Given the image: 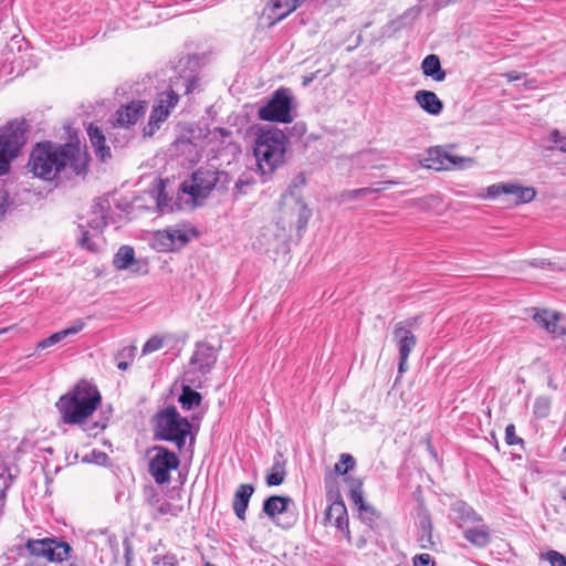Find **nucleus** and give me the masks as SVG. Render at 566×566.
Instances as JSON below:
<instances>
[{
    "label": "nucleus",
    "mask_w": 566,
    "mask_h": 566,
    "mask_svg": "<svg viewBox=\"0 0 566 566\" xmlns=\"http://www.w3.org/2000/svg\"><path fill=\"white\" fill-rule=\"evenodd\" d=\"M135 350H136L135 346L125 347L120 352H118V354L116 355V359L128 358V357L130 358L134 356Z\"/></svg>",
    "instance_id": "3c124183"
},
{
    "label": "nucleus",
    "mask_w": 566,
    "mask_h": 566,
    "mask_svg": "<svg viewBox=\"0 0 566 566\" xmlns=\"http://www.w3.org/2000/svg\"><path fill=\"white\" fill-rule=\"evenodd\" d=\"M28 128L24 119H13L0 127V176L9 172L11 163L27 143Z\"/></svg>",
    "instance_id": "39448f33"
},
{
    "label": "nucleus",
    "mask_w": 566,
    "mask_h": 566,
    "mask_svg": "<svg viewBox=\"0 0 566 566\" xmlns=\"http://www.w3.org/2000/svg\"><path fill=\"white\" fill-rule=\"evenodd\" d=\"M506 76H507L509 81H515V80H517V78H518V76H517V75H515L514 73H507V75H506Z\"/></svg>",
    "instance_id": "bf43d9fd"
},
{
    "label": "nucleus",
    "mask_w": 566,
    "mask_h": 566,
    "mask_svg": "<svg viewBox=\"0 0 566 566\" xmlns=\"http://www.w3.org/2000/svg\"><path fill=\"white\" fill-rule=\"evenodd\" d=\"M422 167L437 171L449 170L452 168H464L473 165L470 157H461L449 154L442 147L428 149L427 155L420 160Z\"/></svg>",
    "instance_id": "1a4fd4ad"
},
{
    "label": "nucleus",
    "mask_w": 566,
    "mask_h": 566,
    "mask_svg": "<svg viewBox=\"0 0 566 566\" xmlns=\"http://www.w3.org/2000/svg\"><path fill=\"white\" fill-rule=\"evenodd\" d=\"M359 518L361 522L371 525L378 517L376 510L368 503H364L358 507Z\"/></svg>",
    "instance_id": "f704fd0d"
},
{
    "label": "nucleus",
    "mask_w": 566,
    "mask_h": 566,
    "mask_svg": "<svg viewBox=\"0 0 566 566\" xmlns=\"http://www.w3.org/2000/svg\"><path fill=\"white\" fill-rule=\"evenodd\" d=\"M298 205V220H297V229H303L306 227L308 219L312 216L311 210L306 207L302 201H297Z\"/></svg>",
    "instance_id": "a19ab883"
},
{
    "label": "nucleus",
    "mask_w": 566,
    "mask_h": 566,
    "mask_svg": "<svg viewBox=\"0 0 566 566\" xmlns=\"http://www.w3.org/2000/svg\"><path fill=\"white\" fill-rule=\"evenodd\" d=\"M422 73L437 82L444 81L447 73L441 67L439 57L436 54L427 55L421 63Z\"/></svg>",
    "instance_id": "393cba45"
},
{
    "label": "nucleus",
    "mask_w": 566,
    "mask_h": 566,
    "mask_svg": "<svg viewBox=\"0 0 566 566\" xmlns=\"http://www.w3.org/2000/svg\"><path fill=\"white\" fill-rule=\"evenodd\" d=\"M149 457L148 471L157 484L170 482V472L179 464L178 455L164 446H154L147 451Z\"/></svg>",
    "instance_id": "423d86ee"
},
{
    "label": "nucleus",
    "mask_w": 566,
    "mask_h": 566,
    "mask_svg": "<svg viewBox=\"0 0 566 566\" xmlns=\"http://www.w3.org/2000/svg\"><path fill=\"white\" fill-rule=\"evenodd\" d=\"M549 408H551L549 400L545 397H538L534 403V413L537 417L545 418L546 416H548Z\"/></svg>",
    "instance_id": "58836bf2"
},
{
    "label": "nucleus",
    "mask_w": 566,
    "mask_h": 566,
    "mask_svg": "<svg viewBox=\"0 0 566 566\" xmlns=\"http://www.w3.org/2000/svg\"><path fill=\"white\" fill-rule=\"evenodd\" d=\"M355 465V459L348 453H342L339 461L335 464V471L338 474H346Z\"/></svg>",
    "instance_id": "c9c22d12"
},
{
    "label": "nucleus",
    "mask_w": 566,
    "mask_h": 566,
    "mask_svg": "<svg viewBox=\"0 0 566 566\" xmlns=\"http://www.w3.org/2000/svg\"><path fill=\"white\" fill-rule=\"evenodd\" d=\"M117 368L120 369V370H126L128 368V363L125 361V360H120L117 364Z\"/></svg>",
    "instance_id": "13d9d810"
},
{
    "label": "nucleus",
    "mask_w": 566,
    "mask_h": 566,
    "mask_svg": "<svg viewBox=\"0 0 566 566\" xmlns=\"http://www.w3.org/2000/svg\"><path fill=\"white\" fill-rule=\"evenodd\" d=\"M78 153V148L71 144L38 143L30 154L28 167L35 177L50 181L74 160Z\"/></svg>",
    "instance_id": "f257e3e1"
},
{
    "label": "nucleus",
    "mask_w": 566,
    "mask_h": 566,
    "mask_svg": "<svg viewBox=\"0 0 566 566\" xmlns=\"http://www.w3.org/2000/svg\"><path fill=\"white\" fill-rule=\"evenodd\" d=\"M217 361V355L213 347L202 343L196 346V350L190 359V365L195 370L202 375L208 374Z\"/></svg>",
    "instance_id": "2eb2a0df"
},
{
    "label": "nucleus",
    "mask_w": 566,
    "mask_h": 566,
    "mask_svg": "<svg viewBox=\"0 0 566 566\" xmlns=\"http://www.w3.org/2000/svg\"><path fill=\"white\" fill-rule=\"evenodd\" d=\"M6 331H7L6 328H2V331H0V334H1V333H4Z\"/></svg>",
    "instance_id": "69168bd1"
},
{
    "label": "nucleus",
    "mask_w": 566,
    "mask_h": 566,
    "mask_svg": "<svg viewBox=\"0 0 566 566\" xmlns=\"http://www.w3.org/2000/svg\"><path fill=\"white\" fill-rule=\"evenodd\" d=\"M147 104L143 101H133L126 106L118 108L114 115V125L128 128L135 125L145 114Z\"/></svg>",
    "instance_id": "ddd939ff"
},
{
    "label": "nucleus",
    "mask_w": 566,
    "mask_h": 566,
    "mask_svg": "<svg viewBox=\"0 0 566 566\" xmlns=\"http://www.w3.org/2000/svg\"><path fill=\"white\" fill-rule=\"evenodd\" d=\"M510 189L511 191L507 195L513 196L514 205L528 203L533 201L536 196V190L533 187H523L510 182Z\"/></svg>",
    "instance_id": "cd10ccee"
},
{
    "label": "nucleus",
    "mask_w": 566,
    "mask_h": 566,
    "mask_svg": "<svg viewBox=\"0 0 566 566\" xmlns=\"http://www.w3.org/2000/svg\"><path fill=\"white\" fill-rule=\"evenodd\" d=\"M166 231L171 234V240L174 242V250L179 249L188 242L189 238L188 235L178 228H167Z\"/></svg>",
    "instance_id": "4c0bfd02"
},
{
    "label": "nucleus",
    "mask_w": 566,
    "mask_h": 566,
    "mask_svg": "<svg viewBox=\"0 0 566 566\" xmlns=\"http://www.w3.org/2000/svg\"><path fill=\"white\" fill-rule=\"evenodd\" d=\"M211 175H212V186L213 188H217L219 190H226L228 189L230 182H231V177L228 172L226 171H212L211 170Z\"/></svg>",
    "instance_id": "72a5a7b5"
},
{
    "label": "nucleus",
    "mask_w": 566,
    "mask_h": 566,
    "mask_svg": "<svg viewBox=\"0 0 566 566\" xmlns=\"http://www.w3.org/2000/svg\"><path fill=\"white\" fill-rule=\"evenodd\" d=\"M154 506V518H159L164 516H177L181 511L182 506L174 505L165 500H156L153 503Z\"/></svg>",
    "instance_id": "c85d7f7f"
},
{
    "label": "nucleus",
    "mask_w": 566,
    "mask_h": 566,
    "mask_svg": "<svg viewBox=\"0 0 566 566\" xmlns=\"http://www.w3.org/2000/svg\"><path fill=\"white\" fill-rule=\"evenodd\" d=\"M564 137L559 134V132L557 129H554L552 133H551V139L552 142H554L556 145H559L560 143V139H563Z\"/></svg>",
    "instance_id": "864d4df0"
},
{
    "label": "nucleus",
    "mask_w": 566,
    "mask_h": 566,
    "mask_svg": "<svg viewBox=\"0 0 566 566\" xmlns=\"http://www.w3.org/2000/svg\"><path fill=\"white\" fill-rule=\"evenodd\" d=\"M137 263L135 251L129 245L120 247L113 259V264L118 270H132L136 272L138 271V269L135 268Z\"/></svg>",
    "instance_id": "b1692460"
},
{
    "label": "nucleus",
    "mask_w": 566,
    "mask_h": 566,
    "mask_svg": "<svg viewBox=\"0 0 566 566\" xmlns=\"http://www.w3.org/2000/svg\"><path fill=\"white\" fill-rule=\"evenodd\" d=\"M560 496L563 500L566 501V489L562 491Z\"/></svg>",
    "instance_id": "680f3d73"
},
{
    "label": "nucleus",
    "mask_w": 566,
    "mask_h": 566,
    "mask_svg": "<svg viewBox=\"0 0 566 566\" xmlns=\"http://www.w3.org/2000/svg\"><path fill=\"white\" fill-rule=\"evenodd\" d=\"M481 517L472 506L463 501H455L450 506L449 518L462 531L479 522Z\"/></svg>",
    "instance_id": "4468645a"
},
{
    "label": "nucleus",
    "mask_w": 566,
    "mask_h": 566,
    "mask_svg": "<svg viewBox=\"0 0 566 566\" xmlns=\"http://www.w3.org/2000/svg\"><path fill=\"white\" fill-rule=\"evenodd\" d=\"M163 345H164L163 338H160L158 336H153L145 343V345L143 347V355L154 353V352L160 349L163 347Z\"/></svg>",
    "instance_id": "79ce46f5"
},
{
    "label": "nucleus",
    "mask_w": 566,
    "mask_h": 566,
    "mask_svg": "<svg viewBox=\"0 0 566 566\" xmlns=\"http://www.w3.org/2000/svg\"><path fill=\"white\" fill-rule=\"evenodd\" d=\"M395 184H396L395 181H381V182H377L370 187L349 190L344 196L349 199H357V198L365 197L368 195L378 193L381 190H385L389 186L395 185Z\"/></svg>",
    "instance_id": "c756f323"
},
{
    "label": "nucleus",
    "mask_w": 566,
    "mask_h": 566,
    "mask_svg": "<svg viewBox=\"0 0 566 566\" xmlns=\"http://www.w3.org/2000/svg\"><path fill=\"white\" fill-rule=\"evenodd\" d=\"M198 80L196 77H191L186 80L185 82V94H190L197 87Z\"/></svg>",
    "instance_id": "603ef678"
},
{
    "label": "nucleus",
    "mask_w": 566,
    "mask_h": 566,
    "mask_svg": "<svg viewBox=\"0 0 566 566\" xmlns=\"http://www.w3.org/2000/svg\"><path fill=\"white\" fill-rule=\"evenodd\" d=\"M289 139L279 128L261 129L258 134L253 154L262 175H271L284 163Z\"/></svg>",
    "instance_id": "7ed1b4c3"
},
{
    "label": "nucleus",
    "mask_w": 566,
    "mask_h": 566,
    "mask_svg": "<svg viewBox=\"0 0 566 566\" xmlns=\"http://www.w3.org/2000/svg\"><path fill=\"white\" fill-rule=\"evenodd\" d=\"M349 496L354 505L358 509L360 505L366 503L363 497V489L361 483L358 482L356 485H353L349 492Z\"/></svg>",
    "instance_id": "37998d69"
},
{
    "label": "nucleus",
    "mask_w": 566,
    "mask_h": 566,
    "mask_svg": "<svg viewBox=\"0 0 566 566\" xmlns=\"http://www.w3.org/2000/svg\"><path fill=\"white\" fill-rule=\"evenodd\" d=\"M87 135L90 143L95 151V155L102 160L111 158V149L106 145V139L101 129L94 124H90L87 127Z\"/></svg>",
    "instance_id": "4be33fe9"
},
{
    "label": "nucleus",
    "mask_w": 566,
    "mask_h": 566,
    "mask_svg": "<svg viewBox=\"0 0 566 566\" xmlns=\"http://www.w3.org/2000/svg\"><path fill=\"white\" fill-rule=\"evenodd\" d=\"M533 321L547 332L553 334H564V328H558L557 322L559 319L558 313H553L547 310L531 308Z\"/></svg>",
    "instance_id": "aec40b11"
},
{
    "label": "nucleus",
    "mask_w": 566,
    "mask_h": 566,
    "mask_svg": "<svg viewBox=\"0 0 566 566\" xmlns=\"http://www.w3.org/2000/svg\"><path fill=\"white\" fill-rule=\"evenodd\" d=\"M25 548L31 555L45 558L51 563H62L66 560L72 552V547L69 543L55 537L28 539Z\"/></svg>",
    "instance_id": "6e6552de"
},
{
    "label": "nucleus",
    "mask_w": 566,
    "mask_h": 566,
    "mask_svg": "<svg viewBox=\"0 0 566 566\" xmlns=\"http://www.w3.org/2000/svg\"><path fill=\"white\" fill-rule=\"evenodd\" d=\"M170 235L166 229L156 231L153 237V247L159 252L174 251V242Z\"/></svg>",
    "instance_id": "2f4dec72"
},
{
    "label": "nucleus",
    "mask_w": 566,
    "mask_h": 566,
    "mask_svg": "<svg viewBox=\"0 0 566 566\" xmlns=\"http://www.w3.org/2000/svg\"><path fill=\"white\" fill-rule=\"evenodd\" d=\"M565 452H566V447H565Z\"/></svg>",
    "instance_id": "774afa93"
},
{
    "label": "nucleus",
    "mask_w": 566,
    "mask_h": 566,
    "mask_svg": "<svg viewBox=\"0 0 566 566\" xmlns=\"http://www.w3.org/2000/svg\"><path fill=\"white\" fill-rule=\"evenodd\" d=\"M106 224L107 221L102 214H96L95 218L90 221V227L96 232H102Z\"/></svg>",
    "instance_id": "49530a36"
},
{
    "label": "nucleus",
    "mask_w": 566,
    "mask_h": 566,
    "mask_svg": "<svg viewBox=\"0 0 566 566\" xmlns=\"http://www.w3.org/2000/svg\"><path fill=\"white\" fill-rule=\"evenodd\" d=\"M85 326V323L82 321V319H76L72 326H70L69 328H65V329H62V331H59L52 335H50L49 337L42 339L39 344H38V348H48L50 346H53L60 342H62L63 339H65L67 336H72V335H75L77 334L78 332H81Z\"/></svg>",
    "instance_id": "5701e85b"
},
{
    "label": "nucleus",
    "mask_w": 566,
    "mask_h": 566,
    "mask_svg": "<svg viewBox=\"0 0 566 566\" xmlns=\"http://www.w3.org/2000/svg\"><path fill=\"white\" fill-rule=\"evenodd\" d=\"M178 101L179 96L174 90L163 92L158 95L150 113L148 124L144 127L145 136H153L155 134L159 125L167 119L170 111L175 108Z\"/></svg>",
    "instance_id": "9b49d317"
},
{
    "label": "nucleus",
    "mask_w": 566,
    "mask_h": 566,
    "mask_svg": "<svg viewBox=\"0 0 566 566\" xmlns=\"http://www.w3.org/2000/svg\"><path fill=\"white\" fill-rule=\"evenodd\" d=\"M205 566H216V565H212V564H210L209 562H206V563H205Z\"/></svg>",
    "instance_id": "e2e57ef3"
},
{
    "label": "nucleus",
    "mask_w": 566,
    "mask_h": 566,
    "mask_svg": "<svg viewBox=\"0 0 566 566\" xmlns=\"http://www.w3.org/2000/svg\"><path fill=\"white\" fill-rule=\"evenodd\" d=\"M292 97L287 88L276 90L268 103L258 111L261 120L289 124L293 120L291 114Z\"/></svg>",
    "instance_id": "0eeeda50"
},
{
    "label": "nucleus",
    "mask_w": 566,
    "mask_h": 566,
    "mask_svg": "<svg viewBox=\"0 0 566 566\" xmlns=\"http://www.w3.org/2000/svg\"><path fill=\"white\" fill-rule=\"evenodd\" d=\"M101 399V394L95 386L81 381L72 391L59 399L56 408L64 423L82 424L97 409Z\"/></svg>",
    "instance_id": "f03ea898"
},
{
    "label": "nucleus",
    "mask_w": 566,
    "mask_h": 566,
    "mask_svg": "<svg viewBox=\"0 0 566 566\" xmlns=\"http://www.w3.org/2000/svg\"><path fill=\"white\" fill-rule=\"evenodd\" d=\"M153 199L156 202V207L159 211H164L165 207H167V197L165 195V184L161 179L156 180L153 185V188L149 190Z\"/></svg>",
    "instance_id": "473e14b6"
},
{
    "label": "nucleus",
    "mask_w": 566,
    "mask_h": 566,
    "mask_svg": "<svg viewBox=\"0 0 566 566\" xmlns=\"http://www.w3.org/2000/svg\"><path fill=\"white\" fill-rule=\"evenodd\" d=\"M80 244L85 248L86 250L88 251H96L97 248L95 245V243L91 242V238H90V232L88 231H84L83 234H82V238L80 239Z\"/></svg>",
    "instance_id": "8fccbe9b"
},
{
    "label": "nucleus",
    "mask_w": 566,
    "mask_h": 566,
    "mask_svg": "<svg viewBox=\"0 0 566 566\" xmlns=\"http://www.w3.org/2000/svg\"><path fill=\"white\" fill-rule=\"evenodd\" d=\"M2 484L4 485L3 489H0V510H2V505L4 503V499H6V489H7V485L4 483V481H2Z\"/></svg>",
    "instance_id": "6e6d98bb"
},
{
    "label": "nucleus",
    "mask_w": 566,
    "mask_h": 566,
    "mask_svg": "<svg viewBox=\"0 0 566 566\" xmlns=\"http://www.w3.org/2000/svg\"><path fill=\"white\" fill-rule=\"evenodd\" d=\"M511 191L510 182H497L486 188V198L494 199L501 195H506Z\"/></svg>",
    "instance_id": "e433bc0d"
},
{
    "label": "nucleus",
    "mask_w": 566,
    "mask_h": 566,
    "mask_svg": "<svg viewBox=\"0 0 566 566\" xmlns=\"http://www.w3.org/2000/svg\"><path fill=\"white\" fill-rule=\"evenodd\" d=\"M558 149L563 153H566V137H564L563 139H560V143L558 145Z\"/></svg>",
    "instance_id": "4d7b16f0"
},
{
    "label": "nucleus",
    "mask_w": 566,
    "mask_h": 566,
    "mask_svg": "<svg viewBox=\"0 0 566 566\" xmlns=\"http://www.w3.org/2000/svg\"><path fill=\"white\" fill-rule=\"evenodd\" d=\"M178 401L181 405L182 409L191 410L192 408L200 405L201 395L196 390L191 389L189 386H184Z\"/></svg>",
    "instance_id": "7c9ffc66"
},
{
    "label": "nucleus",
    "mask_w": 566,
    "mask_h": 566,
    "mask_svg": "<svg viewBox=\"0 0 566 566\" xmlns=\"http://www.w3.org/2000/svg\"><path fill=\"white\" fill-rule=\"evenodd\" d=\"M2 515V510H0V516Z\"/></svg>",
    "instance_id": "338daca9"
},
{
    "label": "nucleus",
    "mask_w": 566,
    "mask_h": 566,
    "mask_svg": "<svg viewBox=\"0 0 566 566\" xmlns=\"http://www.w3.org/2000/svg\"><path fill=\"white\" fill-rule=\"evenodd\" d=\"M153 422L156 440L171 442L179 451L182 450L190 434L191 424L187 418L180 416L176 407L170 406L158 411Z\"/></svg>",
    "instance_id": "20e7f679"
},
{
    "label": "nucleus",
    "mask_w": 566,
    "mask_h": 566,
    "mask_svg": "<svg viewBox=\"0 0 566 566\" xmlns=\"http://www.w3.org/2000/svg\"><path fill=\"white\" fill-rule=\"evenodd\" d=\"M10 208L9 195L6 190L0 189V218H2Z\"/></svg>",
    "instance_id": "09e8293b"
},
{
    "label": "nucleus",
    "mask_w": 566,
    "mask_h": 566,
    "mask_svg": "<svg viewBox=\"0 0 566 566\" xmlns=\"http://www.w3.org/2000/svg\"><path fill=\"white\" fill-rule=\"evenodd\" d=\"M407 360L408 359H402V356H399V366H398V370L400 374L405 373L406 370V365H407Z\"/></svg>",
    "instance_id": "5fc2aeb1"
},
{
    "label": "nucleus",
    "mask_w": 566,
    "mask_h": 566,
    "mask_svg": "<svg viewBox=\"0 0 566 566\" xmlns=\"http://www.w3.org/2000/svg\"><path fill=\"white\" fill-rule=\"evenodd\" d=\"M326 518L344 533L347 541L350 543L352 536L348 525L347 509L343 500H335L326 511Z\"/></svg>",
    "instance_id": "dca6fc26"
},
{
    "label": "nucleus",
    "mask_w": 566,
    "mask_h": 566,
    "mask_svg": "<svg viewBox=\"0 0 566 566\" xmlns=\"http://www.w3.org/2000/svg\"><path fill=\"white\" fill-rule=\"evenodd\" d=\"M211 177V170H197L181 184L180 189L193 200L205 199L213 189Z\"/></svg>",
    "instance_id": "f8f14e48"
},
{
    "label": "nucleus",
    "mask_w": 566,
    "mask_h": 566,
    "mask_svg": "<svg viewBox=\"0 0 566 566\" xmlns=\"http://www.w3.org/2000/svg\"><path fill=\"white\" fill-rule=\"evenodd\" d=\"M282 458L283 457L280 453L274 457V461L271 467V470L265 478L266 484L269 486L281 485L285 480V475H286L285 462L283 461Z\"/></svg>",
    "instance_id": "bb28decb"
},
{
    "label": "nucleus",
    "mask_w": 566,
    "mask_h": 566,
    "mask_svg": "<svg viewBox=\"0 0 566 566\" xmlns=\"http://www.w3.org/2000/svg\"><path fill=\"white\" fill-rule=\"evenodd\" d=\"M24 566H43V565H40L35 562H30V563H27Z\"/></svg>",
    "instance_id": "052dcab7"
},
{
    "label": "nucleus",
    "mask_w": 566,
    "mask_h": 566,
    "mask_svg": "<svg viewBox=\"0 0 566 566\" xmlns=\"http://www.w3.org/2000/svg\"><path fill=\"white\" fill-rule=\"evenodd\" d=\"M505 441L509 446L523 442V440L515 434V426L513 423H510L505 428Z\"/></svg>",
    "instance_id": "c03bdc74"
},
{
    "label": "nucleus",
    "mask_w": 566,
    "mask_h": 566,
    "mask_svg": "<svg viewBox=\"0 0 566 566\" xmlns=\"http://www.w3.org/2000/svg\"><path fill=\"white\" fill-rule=\"evenodd\" d=\"M293 500L284 495H271L264 500L262 511L263 513L279 527L291 528L296 517L287 515Z\"/></svg>",
    "instance_id": "9d476101"
},
{
    "label": "nucleus",
    "mask_w": 566,
    "mask_h": 566,
    "mask_svg": "<svg viewBox=\"0 0 566 566\" xmlns=\"http://www.w3.org/2000/svg\"><path fill=\"white\" fill-rule=\"evenodd\" d=\"M253 493L254 486L249 483L240 484L235 490L232 502V509L235 516L241 521L245 520L247 509L249 506L250 499L252 497Z\"/></svg>",
    "instance_id": "6ab92c4d"
},
{
    "label": "nucleus",
    "mask_w": 566,
    "mask_h": 566,
    "mask_svg": "<svg viewBox=\"0 0 566 566\" xmlns=\"http://www.w3.org/2000/svg\"><path fill=\"white\" fill-rule=\"evenodd\" d=\"M305 0H270L269 6L280 21L294 12Z\"/></svg>",
    "instance_id": "a878e982"
},
{
    "label": "nucleus",
    "mask_w": 566,
    "mask_h": 566,
    "mask_svg": "<svg viewBox=\"0 0 566 566\" xmlns=\"http://www.w3.org/2000/svg\"><path fill=\"white\" fill-rule=\"evenodd\" d=\"M69 566H81V565H78L76 563H71Z\"/></svg>",
    "instance_id": "0e129e2a"
},
{
    "label": "nucleus",
    "mask_w": 566,
    "mask_h": 566,
    "mask_svg": "<svg viewBox=\"0 0 566 566\" xmlns=\"http://www.w3.org/2000/svg\"><path fill=\"white\" fill-rule=\"evenodd\" d=\"M413 566H434V560L430 554L423 553L416 555L412 559Z\"/></svg>",
    "instance_id": "a18cd8bd"
},
{
    "label": "nucleus",
    "mask_w": 566,
    "mask_h": 566,
    "mask_svg": "<svg viewBox=\"0 0 566 566\" xmlns=\"http://www.w3.org/2000/svg\"><path fill=\"white\" fill-rule=\"evenodd\" d=\"M417 104L430 115H439L443 109V103L431 91L421 90L415 94Z\"/></svg>",
    "instance_id": "412c9836"
},
{
    "label": "nucleus",
    "mask_w": 566,
    "mask_h": 566,
    "mask_svg": "<svg viewBox=\"0 0 566 566\" xmlns=\"http://www.w3.org/2000/svg\"><path fill=\"white\" fill-rule=\"evenodd\" d=\"M252 179L248 177H240L234 185L235 192L238 195L245 193V188L252 185Z\"/></svg>",
    "instance_id": "de8ad7c7"
},
{
    "label": "nucleus",
    "mask_w": 566,
    "mask_h": 566,
    "mask_svg": "<svg viewBox=\"0 0 566 566\" xmlns=\"http://www.w3.org/2000/svg\"><path fill=\"white\" fill-rule=\"evenodd\" d=\"M543 558L547 560L551 566H566V557L557 551H548Z\"/></svg>",
    "instance_id": "ea45409f"
},
{
    "label": "nucleus",
    "mask_w": 566,
    "mask_h": 566,
    "mask_svg": "<svg viewBox=\"0 0 566 566\" xmlns=\"http://www.w3.org/2000/svg\"><path fill=\"white\" fill-rule=\"evenodd\" d=\"M463 537L475 547H486L491 542V531L483 518L463 530Z\"/></svg>",
    "instance_id": "f3484780"
},
{
    "label": "nucleus",
    "mask_w": 566,
    "mask_h": 566,
    "mask_svg": "<svg viewBox=\"0 0 566 566\" xmlns=\"http://www.w3.org/2000/svg\"><path fill=\"white\" fill-rule=\"evenodd\" d=\"M394 340L398 347L399 356H402V359H408L417 343L413 333L406 328L403 323H398L394 329Z\"/></svg>",
    "instance_id": "a211bd4d"
}]
</instances>
